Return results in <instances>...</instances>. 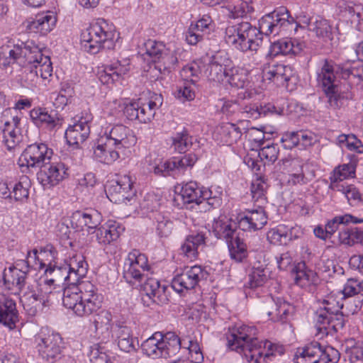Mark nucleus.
<instances>
[{
  "label": "nucleus",
  "instance_id": "obj_51",
  "mask_svg": "<svg viewBox=\"0 0 363 363\" xmlns=\"http://www.w3.org/2000/svg\"><path fill=\"white\" fill-rule=\"evenodd\" d=\"M226 9L228 11V16L232 18L243 17L254 10L250 3L246 0H228Z\"/></svg>",
  "mask_w": 363,
  "mask_h": 363
},
{
  "label": "nucleus",
  "instance_id": "obj_9",
  "mask_svg": "<svg viewBox=\"0 0 363 363\" xmlns=\"http://www.w3.org/2000/svg\"><path fill=\"white\" fill-rule=\"evenodd\" d=\"M296 25L294 18L289 15V11L285 7L279 8L273 12L264 16L259 21V37L265 35H278L282 30L291 31L296 29Z\"/></svg>",
  "mask_w": 363,
  "mask_h": 363
},
{
  "label": "nucleus",
  "instance_id": "obj_31",
  "mask_svg": "<svg viewBox=\"0 0 363 363\" xmlns=\"http://www.w3.org/2000/svg\"><path fill=\"white\" fill-rule=\"evenodd\" d=\"M124 230V227L120 223L115 220H108L104 225L98 228L94 233L97 242L100 245H107L116 241Z\"/></svg>",
  "mask_w": 363,
  "mask_h": 363
},
{
  "label": "nucleus",
  "instance_id": "obj_8",
  "mask_svg": "<svg viewBox=\"0 0 363 363\" xmlns=\"http://www.w3.org/2000/svg\"><path fill=\"white\" fill-rule=\"evenodd\" d=\"M162 104V96L157 94L147 99L140 97L128 102L119 101V106H122L123 113L128 120L138 121L142 123L150 122Z\"/></svg>",
  "mask_w": 363,
  "mask_h": 363
},
{
  "label": "nucleus",
  "instance_id": "obj_26",
  "mask_svg": "<svg viewBox=\"0 0 363 363\" xmlns=\"http://www.w3.org/2000/svg\"><path fill=\"white\" fill-rule=\"evenodd\" d=\"M202 273L200 266H193L182 274L176 275L172 280L171 286L178 294L194 289L199 281Z\"/></svg>",
  "mask_w": 363,
  "mask_h": 363
},
{
  "label": "nucleus",
  "instance_id": "obj_37",
  "mask_svg": "<svg viewBox=\"0 0 363 363\" xmlns=\"http://www.w3.org/2000/svg\"><path fill=\"white\" fill-rule=\"evenodd\" d=\"M305 48L306 45L303 42H300L296 39L282 38L271 45L270 54L273 56L278 55H296L301 53Z\"/></svg>",
  "mask_w": 363,
  "mask_h": 363
},
{
  "label": "nucleus",
  "instance_id": "obj_50",
  "mask_svg": "<svg viewBox=\"0 0 363 363\" xmlns=\"http://www.w3.org/2000/svg\"><path fill=\"white\" fill-rule=\"evenodd\" d=\"M162 196L159 193L154 191L147 193L140 203V208L143 214L152 213V215L159 211L162 203Z\"/></svg>",
  "mask_w": 363,
  "mask_h": 363
},
{
  "label": "nucleus",
  "instance_id": "obj_32",
  "mask_svg": "<svg viewBox=\"0 0 363 363\" xmlns=\"http://www.w3.org/2000/svg\"><path fill=\"white\" fill-rule=\"evenodd\" d=\"M80 295L91 313L96 312L102 303V296L97 292L96 286L89 281H78L75 284Z\"/></svg>",
  "mask_w": 363,
  "mask_h": 363
},
{
  "label": "nucleus",
  "instance_id": "obj_53",
  "mask_svg": "<svg viewBox=\"0 0 363 363\" xmlns=\"http://www.w3.org/2000/svg\"><path fill=\"white\" fill-rule=\"evenodd\" d=\"M354 175L355 166L354 164L350 162L339 165L333 170V174L330 177L331 186L335 189L337 182L354 177Z\"/></svg>",
  "mask_w": 363,
  "mask_h": 363
},
{
  "label": "nucleus",
  "instance_id": "obj_62",
  "mask_svg": "<svg viewBox=\"0 0 363 363\" xmlns=\"http://www.w3.org/2000/svg\"><path fill=\"white\" fill-rule=\"evenodd\" d=\"M295 312L296 308L294 305L281 298H278L277 320H276V323H285L288 322L293 317Z\"/></svg>",
  "mask_w": 363,
  "mask_h": 363
},
{
  "label": "nucleus",
  "instance_id": "obj_1",
  "mask_svg": "<svg viewBox=\"0 0 363 363\" xmlns=\"http://www.w3.org/2000/svg\"><path fill=\"white\" fill-rule=\"evenodd\" d=\"M23 67L27 72L28 79L37 83L39 77L43 81H49L52 76V66L48 56L44 55L40 49L32 42L23 47L14 45L1 48L0 67L7 68L13 64Z\"/></svg>",
  "mask_w": 363,
  "mask_h": 363
},
{
  "label": "nucleus",
  "instance_id": "obj_59",
  "mask_svg": "<svg viewBox=\"0 0 363 363\" xmlns=\"http://www.w3.org/2000/svg\"><path fill=\"white\" fill-rule=\"evenodd\" d=\"M362 222H363V219H358L349 214L336 216L328 222L325 225V230H327L329 236H330L335 233L336 230H340L345 224H347L349 223H359Z\"/></svg>",
  "mask_w": 363,
  "mask_h": 363
},
{
  "label": "nucleus",
  "instance_id": "obj_20",
  "mask_svg": "<svg viewBox=\"0 0 363 363\" xmlns=\"http://www.w3.org/2000/svg\"><path fill=\"white\" fill-rule=\"evenodd\" d=\"M133 182L128 174L121 175L110 182L106 187V192L109 200L114 203H125L130 201L135 195L133 189Z\"/></svg>",
  "mask_w": 363,
  "mask_h": 363
},
{
  "label": "nucleus",
  "instance_id": "obj_19",
  "mask_svg": "<svg viewBox=\"0 0 363 363\" xmlns=\"http://www.w3.org/2000/svg\"><path fill=\"white\" fill-rule=\"evenodd\" d=\"M202 194V190L195 182L177 184L174 187L173 205L179 208L187 207V205L191 203L199 206L203 201Z\"/></svg>",
  "mask_w": 363,
  "mask_h": 363
},
{
  "label": "nucleus",
  "instance_id": "obj_10",
  "mask_svg": "<svg viewBox=\"0 0 363 363\" xmlns=\"http://www.w3.org/2000/svg\"><path fill=\"white\" fill-rule=\"evenodd\" d=\"M39 259L38 250L34 249L27 255V260H19L14 266L6 268L3 272V281L9 290L16 289L15 293H20L26 284V279L30 270L31 260Z\"/></svg>",
  "mask_w": 363,
  "mask_h": 363
},
{
  "label": "nucleus",
  "instance_id": "obj_15",
  "mask_svg": "<svg viewBox=\"0 0 363 363\" xmlns=\"http://www.w3.org/2000/svg\"><path fill=\"white\" fill-rule=\"evenodd\" d=\"M53 155V151L43 143H35L29 145L24 150L18 159L21 167L41 169L45 164L50 162Z\"/></svg>",
  "mask_w": 363,
  "mask_h": 363
},
{
  "label": "nucleus",
  "instance_id": "obj_48",
  "mask_svg": "<svg viewBox=\"0 0 363 363\" xmlns=\"http://www.w3.org/2000/svg\"><path fill=\"white\" fill-rule=\"evenodd\" d=\"M155 225L157 235L161 238H168L172 232L174 225L169 218L163 213H156L150 216Z\"/></svg>",
  "mask_w": 363,
  "mask_h": 363
},
{
  "label": "nucleus",
  "instance_id": "obj_58",
  "mask_svg": "<svg viewBox=\"0 0 363 363\" xmlns=\"http://www.w3.org/2000/svg\"><path fill=\"white\" fill-rule=\"evenodd\" d=\"M309 30L315 33L320 37H329L331 33V26L328 21L321 17L317 16L314 19H308L306 21Z\"/></svg>",
  "mask_w": 363,
  "mask_h": 363
},
{
  "label": "nucleus",
  "instance_id": "obj_21",
  "mask_svg": "<svg viewBox=\"0 0 363 363\" xmlns=\"http://www.w3.org/2000/svg\"><path fill=\"white\" fill-rule=\"evenodd\" d=\"M68 175V168L64 163L50 160L38 172L37 179L44 188L49 189L58 184Z\"/></svg>",
  "mask_w": 363,
  "mask_h": 363
},
{
  "label": "nucleus",
  "instance_id": "obj_36",
  "mask_svg": "<svg viewBox=\"0 0 363 363\" xmlns=\"http://www.w3.org/2000/svg\"><path fill=\"white\" fill-rule=\"evenodd\" d=\"M123 152L101 136L94 148V155L99 162L109 164L116 161Z\"/></svg>",
  "mask_w": 363,
  "mask_h": 363
},
{
  "label": "nucleus",
  "instance_id": "obj_57",
  "mask_svg": "<svg viewBox=\"0 0 363 363\" xmlns=\"http://www.w3.org/2000/svg\"><path fill=\"white\" fill-rule=\"evenodd\" d=\"M197 158L195 155H186L184 157H173L169 160V169L171 172L183 173L189 167H192Z\"/></svg>",
  "mask_w": 363,
  "mask_h": 363
},
{
  "label": "nucleus",
  "instance_id": "obj_40",
  "mask_svg": "<svg viewBox=\"0 0 363 363\" xmlns=\"http://www.w3.org/2000/svg\"><path fill=\"white\" fill-rule=\"evenodd\" d=\"M112 339L117 342L121 350L130 352L135 350L131 330L126 325L116 324L112 331Z\"/></svg>",
  "mask_w": 363,
  "mask_h": 363
},
{
  "label": "nucleus",
  "instance_id": "obj_4",
  "mask_svg": "<svg viewBox=\"0 0 363 363\" xmlns=\"http://www.w3.org/2000/svg\"><path fill=\"white\" fill-rule=\"evenodd\" d=\"M115 37L113 24L104 18H98L82 31L81 44L84 51L94 55L102 49H113Z\"/></svg>",
  "mask_w": 363,
  "mask_h": 363
},
{
  "label": "nucleus",
  "instance_id": "obj_24",
  "mask_svg": "<svg viewBox=\"0 0 363 363\" xmlns=\"http://www.w3.org/2000/svg\"><path fill=\"white\" fill-rule=\"evenodd\" d=\"M65 288L63 291L62 303L64 306L72 310L79 317L88 316L92 314L91 311L83 301L79 289L75 284Z\"/></svg>",
  "mask_w": 363,
  "mask_h": 363
},
{
  "label": "nucleus",
  "instance_id": "obj_14",
  "mask_svg": "<svg viewBox=\"0 0 363 363\" xmlns=\"http://www.w3.org/2000/svg\"><path fill=\"white\" fill-rule=\"evenodd\" d=\"M147 257L139 250H133L128 253L123 265V277L127 282L135 284L140 283L147 277L149 265Z\"/></svg>",
  "mask_w": 363,
  "mask_h": 363
},
{
  "label": "nucleus",
  "instance_id": "obj_39",
  "mask_svg": "<svg viewBox=\"0 0 363 363\" xmlns=\"http://www.w3.org/2000/svg\"><path fill=\"white\" fill-rule=\"evenodd\" d=\"M143 287L146 296L152 302L157 304H164L168 301L166 286H161L157 279L147 278Z\"/></svg>",
  "mask_w": 363,
  "mask_h": 363
},
{
  "label": "nucleus",
  "instance_id": "obj_56",
  "mask_svg": "<svg viewBox=\"0 0 363 363\" xmlns=\"http://www.w3.org/2000/svg\"><path fill=\"white\" fill-rule=\"evenodd\" d=\"M267 184L261 178L257 177L251 183L250 191L253 202L256 205H264L267 202L265 196Z\"/></svg>",
  "mask_w": 363,
  "mask_h": 363
},
{
  "label": "nucleus",
  "instance_id": "obj_27",
  "mask_svg": "<svg viewBox=\"0 0 363 363\" xmlns=\"http://www.w3.org/2000/svg\"><path fill=\"white\" fill-rule=\"evenodd\" d=\"M130 69L129 59L116 60L99 72V79L103 84H108L119 81Z\"/></svg>",
  "mask_w": 363,
  "mask_h": 363
},
{
  "label": "nucleus",
  "instance_id": "obj_2",
  "mask_svg": "<svg viewBox=\"0 0 363 363\" xmlns=\"http://www.w3.org/2000/svg\"><path fill=\"white\" fill-rule=\"evenodd\" d=\"M256 328L240 325L231 329L227 334L228 347L231 350L243 353L249 363H262L274 355L276 345L267 340H259L255 337Z\"/></svg>",
  "mask_w": 363,
  "mask_h": 363
},
{
  "label": "nucleus",
  "instance_id": "obj_60",
  "mask_svg": "<svg viewBox=\"0 0 363 363\" xmlns=\"http://www.w3.org/2000/svg\"><path fill=\"white\" fill-rule=\"evenodd\" d=\"M220 194V191H216L213 194L212 186L208 190L206 189V211H208L209 212L208 218L211 216L220 215V207L222 202Z\"/></svg>",
  "mask_w": 363,
  "mask_h": 363
},
{
  "label": "nucleus",
  "instance_id": "obj_23",
  "mask_svg": "<svg viewBox=\"0 0 363 363\" xmlns=\"http://www.w3.org/2000/svg\"><path fill=\"white\" fill-rule=\"evenodd\" d=\"M102 221V216L97 211H77L71 216V224L77 230L94 233Z\"/></svg>",
  "mask_w": 363,
  "mask_h": 363
},
{
  "label": "nucleus",
  "instance_id": "obj_43",
  "mask_svg": "<svg viewBox=\"0 0 363 363\" xmlns=\"http://www.w3.org/2000/svg\"><path fill=\"white\" fill-rule=\"evenodd\" d=\"M334 300H324L323 306L317 310L315 313V328L318 334L323 337L325 335V328L328 326L330 318H331V313L334 306Z\"/></svg>",
  "mask_w": 363,
  "mask_h": 363
},
{
  "label": "nucleus",
  "instance_id": "obj_11",
  "mask_svg": "<svg viewBox=\"0 0 363 363\" xmlns=\"http://www.w3.org/2000/svg\"><path fill=\"white\" fill-rule=\"evenodd\" d=\"M339 351L333 347L323 348L318 342H312L298 349L294 363H337L340 360Z\"/></svg>",
  "mask_w": 363,
  "mask_h": 363
},
{
  "label": "nucleus",
  "instance_id": "obj_41",
  "mask_svg": "<svg viewBox=\"0 0 363 363\" xmlns=\"http://www.w3.org/2000/svg\"><path fill=\"white\" fill-rule=\"evenodd\" d=\"M112 315L107 311H101L94 320L96 335L103 342H108L112 339L113 327L111 325Z\"/></svg>",
  "mask_w": 363,
  "mask_h": 363
},
{
  "label": "nucleus",
  "instance_id": "obj_47",
  "mask_svg": "<svg viewBox=\"0 0 363 363\" xmlns=\"http://www.w3.org/2000/svg\"><path fill=\"white\" fill-rule=\"evenodd\" d=\"M220 38V30L217 27L216 21L208 13L206 15V45L209 46L208 50L215 51L219 49Z\"/></svg>",
  "mask_w": 363,
  "mask_h": 363
},
{
  "label": "nucleus",
  "instance_id": "obj_63",
  "mask_svg": "<svg viewBox=\"0 0 363 363\" xmlns=\"http://www.w3.org/2000/svg\"><path fill=\"white\" fill-rule=\"evenodd\" d=\"M204 21L199 20L196 24H191L186 35V40L190 45H196L203 39Z\"/></svg>",
  "mask_w": 363,
  "mask_h": 363
},
{
  "label": "nucleus",
  "instance_id": "obj_45",
  "mask_svg": "<svg viewBox=\"0 0 363 363\" xmlns=\"http://www.w3.org/2000/svg\"><path fill=\"white\" fill-rule=\"evenodd\" d=\"M291 74L290 67L278 64L272 66L267 72H264V76L267 79L274 82L278 86H286Z\"/></svg>",
  "mask_w": 363,
  "mask_h": 363
},
{
  "label": "nucleus",
  "instance_id": "obj_33",
  "mask_svg": "<svg viewBox=\"0 0 363 363\" xmlns=\"http://www.w3.org/2000/svg\"><path fill=\"white\" fill-rule=\"evenodd\" d=\"M337 74L350 86L359 85L363 82V62L356 61L338 65Z\"/></svg>",
  "mask_w": 363,
  "mask_h": 363
},
{
  "label": "nucleus",
  "instance_id": "obj_49",
  "mask_svg": "<svg viewBox=\"0 0 363 363\" xmlns=\"http://www.w3.org/2000/svg\"><path fill=\"white\" fill-rule=\"evenodd\" d=\"M292 275L296 284L301 287L313 284L316 280V274L307 269L304 262L298 263L292 270Z\"/></svg>",
  "mask_w": 363,
  "mask_h": 363
},
{
  "label": "nucleus",
  "instance_id": "obj_16",
  "mask_svg": "<svg viewBox=\"0 0 363 363\" xmlns=\"http://www.w3.org/2000/svg\"><path fill=\"white\" fill-rule=\"evenodd\" d=\"M338 65L333 60L325 59L322 61L320 68L317 71V82L321 86L323 91L329 97L332 104L337 98L338 88L336 84Z\"/></svg>",
  "mask_w": 363,
  "mask_h": 363
},
{
  "label": "nucleus",
  "instance_id": "obj_7",
  "mask_svg": "<svg viewBox=\"0 0 363 363\" xmlns=\"http://www.w3.org/2000/svg\"><path fill=\"white\" fill-rule=\"evenodd\" d=\"M225 38L228 44L242 52L257 51L262 43L257 28L246 21L228 26Z\"/></svg>",
  "mask_w": 363,
  "mask_h": 363
},
{
  "label": "nucleus",
  "instance_id": "obj_52",
  "mask_svg": "<svg viewBox=\"0 0 363 363\" xmlns=\"http://www.w3.org/2000/svg\"><path fill=\"white\" fill-rule=\"evenodd\" d=\"M228 243L230 257L238 262H243L248 256L247 247L239 237H233Z\"/></svg>",
  "mask_w": 363,
  "mask_h": 363
},
{
  "label": "nucleus",
  "instance_id": "obj_12",
  "mask_svg": "<svg viewBox=\"0 0 363 363\" xmlns=\"http://www.w3.org/2000/svg\"><path fill=\"white\" fill-rule=\"evenodd\" d=\"M35 348L41 358L53 363L60 358L62 339L58 333L42 330L35 335Z\"/></svg>",
  "mask_w": 363,
  "mask_h": 363
},
{
  "label": "nucleus",
  "instance_id": "obj_22",
  "mask_svg": "<svg viewBox=\"0 0 363 363\" xmlns=\"http://www.w3.org/2000/svg\"><path fill=\"white\" fill-rule=\"evenodd\" d=\"M206 55H210L209 62L206 68V75L208 79L218 83L223 82L228 72V69L224 67L228 61L225 52L219 49L215 51L211 50H208Z\"/></svg>",
  "mask_w": 363,
  "mask_h": 363
},
{
  "label": "nucleus",
  "instance_id": "obj_25",
  "mask_svg": "<svg viewBox=\"0 0 363 363\" xmlns=\"http://www.w3.org/2000/svg\"><path fill=\"white\" fill-rule=\"evenodd\" d=\"M91 121V115L86 113L84 118L81 117L77 122L67 128L65 138L69 145L78 147L88 138L90 134L89 123Z\"/></svg>",
  "mask_w": 363,
  "mask_h": 363
},
{
  "label": "nucleus",
  "instance_id": "obj_64",
  "mask_svg": "<svg viewBox=\"0 0 363 363\" xmlns=\"http://www.w3.org/2000/svg\"><path fill=\"white\" fill-rule=\"evenodd\" d=\"M278 306V298L267 297L259 306L260 313L267 315L269 320L276 323L277 320V311Z\"/></svg>",
  "mask_w": 363,
  "mask_h": 363
},
{
  "label": "nucleus",
  "instance_id": "obj_29",
  "mask_svg": "<svg viewBox=\"0 0 363 363\" xmlns=\"http://www.w3.org/2000/svg\"><path fill=\"white\" fill-rule=\"evenodd\" d=\"M285 166L288 174L286 183L289 186H303L311 181L304 170L306 165L302 160L291 159L285 162Z\"/></svg>",
  "mask_w": 363,
  "mask_h": 363
},
{
  "label": "nucleus",
  "instance_id": "obj_28",
  "mask_svg": "<svg viewBox=\"0 0 363 363\" xmlns=\"http://www.w3.org/2000/svg\"><path fill=\"white\" fill-rule=\"evenodd\" d=\"M256 209L248 210L247 213L240 217L238 227L243 231H255L262 229L267 223V217L262 207L257 205Z\"/></svg>",
  "mask_w": 363,
  "mask_h": 363
},
{
  "label": "nucleus",
  "instance_id": "obj_44",
  "mask_svg": "<svg viewBox=\"0 0 363 363\" xmlns=\"http://www.w3.org/2000/svg\"><path fill=\"white\" fill-rule=\"evenodd\" d=\"M204 245V234L191 235L186 238L181 247L182 253L190 259L196 257L199 249L202 251Z\"/></svg>",
  "mask_w": 363,
  "mask_h": 363
},
{
  "label": "nucleus",
  "instance_id": "obj_13",
  "mask_svg": "<svg viewBox=\"0 0 363 363\" xmlns=\"http://www.w3.org/2000/svg\"><path fill=\"white\" fill-rule=\"evenodd\" d=\"M199 66L196 62H193L185 66L181 71L183 81L179 82L173 90V95L182 103L191 101L196 98V92L198 89L196 83L199 74H201Z\"/></svg>",
  "mask_w": 363,
  "mask_h": 363
},
{
  "label": "nucleus",
  "instance_id": "obj_46",
  "mask_svg": "<svg viewBox=\"0 0 363 363\" xmlns=\"http://www.w3.org/2000/svg\"><path fill=\"white\" fill-rule=\"evenodd\" d=\"M216 216H211L213 219V223L211 228L208 230L209 233H213L218 239H224L226 242H229V240L234 236L235 229L233 228L230 223L225 222L223 219H220V215H218V220Z\"/></svg>",
  "mask_w": 363,
  "mask_h": 363
},
{
  "label": "nucleus",
  "instance_id": "obj_6",
  "mask_svg": "<svg viewBox=\"0 0 363 363\" xmlns=\"http://www.w3.org/2000/svg\"><path fill=\"white\" fill-rule=\"evenodd\" d=\"M145 53L154 62V67H150L152 77L157 80L160 75L169 73L177 63L175 50L169 45L154 40H147L144 44Z\"/></svg>",
  "mask_w": 363,
  "mask_h": 363
},
{
  "label": "nucleus",
  "instance_id": "obj_17",
  "mask_svg": "<svg viewBox=\"0 0 363 363\" xmlns=\"http://www.w3.org/2000/svg\"><path fill=\"white\" fill-rule=\"evenodd\" d=\"M3 121V142L7 147V149L11 150L13 149L22 139L20 128L21 116L18 112L8 108L4 111Z\"/></svg>",
  "mask_w": 363,
  "mask_h": 363
},
{
  "label": "nucleus",
  "instance_id": "obj_30",
  "mask_svg": "<svg viewBox=\"0 0 363 363\" xmlns=\"http://www.w3.org/2000/svg\"><path fill=\"white\" fill-rule=\"evenodd\" d=\"M18 320L16 301L5 294H0V324L11 330L16 327Z\"/></svg>",
  "mask_w": 363,
  "mask_h": 363
},
{
  "label": "nucleus",
  "instance_id": "obj_54",
  "mask_svg": "<svg viewBox=\"0 0 363 363\" xmlns=\"http://www.w3.org/2000/svg\"><path fill=\"white\" fill-rule=\"evenodd\" d=\"M216 132L220 135V141L225 143H232L240 136V128L231 123H225L216 128Z\"/></svg>",
  "mask_w": 363,
  "mask_h": 363
},
{
  "label": "nucleus",
  "instance_id": "obj_34",
  "mask_svg": "<svg viewBox=\"0 0 363 363\" xmlns=\"http://www.w3.org/2000/svg\"><path fill=\"white\" fill-rule=\"evenodd\" d=\"M63 265L70 275V284H77L87 273L88 264L80 253L74 254L69 259H66Z\"/></svg>",
  "mask_w": 363,
  "mask_h": 363
},
{
  "label": "nucleus",
  "instance_id": "obj_3",
  "mask_svg": "<svg viewBox=\"0 0 363 363\" xmlns=\"http://www.w3.org/2000/svg\"><path fill=\"white\" fill-rule=\"evenodd\" d=\"M50 254L52 258H55V250L52 246L48 245L43 250L38 252L40 268L46 267L44 274L40 278L38 281V290L40 294H33L32 297L35 301L45 302V296L52 294L54 291L60 289L65 281L70 284V275L64 265L57 264L55 262H50L47 265L43 262V257Z\"/></svg>",
  "mask_w": 363,
  "mask_h": 363
},
{
  "label": "nucleus",
  "instance_id": "obj_5",
  "mask_svg": "<svg viewBox=\"0 0 363 363\" xmlns=\"http://www.w3.org/2000/svg\"><path fill=\"white\" fill-rule=\"evenodd\" d=\"M180 338L173 332L163 334L156 332L146 339L141 345V350L145 355L152 359L169 358L176 355L180 350Z\"/></svg>",
  "mask_w": 363,
  "mask_h": 363
},
{
  "label": "nucleus",
  "instance_id": "obj_38",
  "mask_svg": "<svg viewBox=\"0 0 363 363\" xmlns=\"http://www.w3.org/2000/svg\"><path fill=\"white\" fill-rule=\"evenodd\" d=\"M56 21L53 12L47 11L38 14L33 21L28 22L27 28L30 32L46 35L53 29Z\"/></svg>",
  "mask_w": 363,
  "mask_h": 363
},
{
  "label": "nucleus",
  "instance_id": "obj_35",
  "mask_svg": "<svg viewBox=\"0 0 363 363\" xmlns=\"http://www.w3.org/2000/svg\"><path fill=\"white\" fill-rule=\"evenodd\" d=\"M30 116L35 125L50 130H56L62 125L61 120L50 113L45 108H34L30 111Z\"/></svg>",
  "mask_w": 363,
  "mask_h": 363
},
{
  "label": "nucleus",
  "instance_id": "obj_18",
  "mask_svg": "<svg viewBox=\"0 0 363 363\" xmlns=\"http://www.w3.org/2000/svg\"><path fill=\"white\" fill-rule=\"evenodd\" d=\"M101 137L122 151L133 146L137 140L133 131L122 124L109 125Z\"/></svg>",
  "mask_w": 363,
  "mask_h": 363
},
{
  "label": "nucleus",
  "instance_id": "obj_55",
  "mask_svg": "<svg viewBox=\"0 0 363 363\" xmlns=\"http://www.w3.org/2000/svg\"><path fill=\"white\" fill-rule=\"evenodd\" d=\"M340 308H342L338 303H337L336 306H333L328 326L325 328V331H326L325 335H333L334 333L343 328L345 325V318L343 313L340 311Z\"/></svg>",
  "mask_w": 363,
  "mask_h": 363
},
{
  "label": "nucleus",
  "instance_id": "obj_42",
  "mask_svg": "<svg viewBox=\"0 0 363 363\" xmlns=\"http://www.w3.org/2000/svg\"><path fill=\"white\" fill-rule=\"evenodd\" d=\"M232 87L244 89L250 85L249 72L246 69L240 67H233L228 69L224 81Z\"/></svg>",
  "mask_w": 363,
  "mask_h": 363
},
{
  "label": "nucleus",
  "instance_id": "obj_61",
  "mask_svg": "<svg viewBox=\"0 0 363 363\" xmlns=\"http://www.w3.org/2000/svg\"><path fill=\"white\" fill-rule=\"evenodd\" d=\"M172 147L179 153L186 152L192 145L191 138L186 131L175 133L171 138Z\"/></svg>",
  "mask_w": 363,
  "mask_h": 363
}]
</instances>
